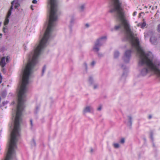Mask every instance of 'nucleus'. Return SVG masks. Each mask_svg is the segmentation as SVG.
Instances as JSON below:
<instances>
[{
  "mask_svg": "<svg viewBox=\"0 0 160 160\" xmlns=\"http://www.w3.org/2000/svg\"><path fill=\"white\" fill-rule=\"evenodd\" d=\"M128 118L129 121L128 122H127V124L128 126H131L132 124V118L130 116H128Z\"/></svg>",
  "mask_w": 160,
  "mask_h": 160,
  "instance_id": "nucleus-9",
  "label": "nucleus"
},
{
  "mask_svg": "<svg viewBox=\"0 0 160 160\" xmlns=\"http://www.w3.org/2000/svg\"><path fill=\"white\" fill-rule=\"evenodd\" d=\"M4 28H3V32L4 31Z\"/></svg>",
  "mask_w": 160,
  "mask_h": 160,
  "instance_id": "nucleus-33",
  "label": "nucleus"
},
{
  "mask_svg": "<svg viewBox=\"0 0 160 160\" xmlns=\"http://www.w3.org/2000/svg\"><path fill=\"white\" fill-rule=\"evenodd\" d=\"M91 151L92 152L93 151V150H92V149H91Z\"/></svg>",
  "mask_w": 160,
  "mask_h": 160,
  "instance_id": "nucleus-30",
  "label": "nucleus"
},
{
  "mask_svg": "<svg viewBox=\"0 0 160 160\" xmlns=\"http://www.w3.org/2000/svg\"><path fill=\"white\" fill-rule=\"evenodd\" d=\"M85 26L87 27H88L89 26V25L88 24H86Z\"/></svg>",
  "mask_w": 160,
  "mask_h": 160,
  "instance_id": "nucleus-26",
  "label": "nucleus"
},
{
  "mask_svg": "<svg viewBox=\"0 0 160 160\" xmlns=\"http://www.w3.org/2000/svg\"><path fill=\"white\" fill-rule=\"evenodd\" d=\"M136 12H134L133 13V16H135L136 14Z\"/></svg>",
  "mask_w": 160,
  "mask_h": 160,
  "instance_id": "nucleus-24",
  "label": "nucleus"
},
{
  "mask_svg": "<svg viewBox=\"0 0 160 160\" xmlns=\"http://www.w3.org/2000/svg\"><path fill=\"white\" fill-rule=\"evenodd\" d=\"M6 62H8V57L6 58L5 57H3L0 61V65L2 67H4L6 65Z\"/></svg>",
  "mask_w": 160,
  "mask_h": 160,
  "instance_id": "nucleus-5",
  "label": "nucleus"
},
{
  "mask_svg": "<svg viewBox=\"0 0 160 160\" xmlns=\"http://www.w3.org/2000/svg\"><path fill=\"white\" fill-rule=\"evenodd\" d=\"M106 36H103L98 39L95 43L93 50L95 52H98L99 50V47L102 46L104 42L103 40L106 39Z\"/></svg>",
  "mask_w": 160,
  "mask_h": 160,
  "instance_id": "nucleus-3",
  "label": "nucleus"
},
{
  "mask_svg": "<svg viewBox=\"0 0 160 160\" xmlns=\"http://www.w3.org/2000/svg\"><path fill=\"white\" fill-rule=\"evenodd\" d=\"M113 145L114 146V147L115 148H119V145L118 143H114L113 144Z\"/></svg>",
  "mask_w": 160,
  "mask_h": 160,
  "instance_id": "nucleus-11",
  "label": "nucleus"
},
{
  "mask_svg": "<svg viewBox=\"0 0 160 160\" xmlns=\"http://www.w3.org/2000/svg\"><path fill=\"white\" fill-rule=\"evenodd\" d=\"M125 140L124 138H122L120 141V142L122 143H123L124 142Z\"/></svg>",
  "mask_w": 160,
  "mask_h": 160,
  "instance_id": "nucleus-15",
  "label": "nucleus"
},
{
  "mask_svg": "<svg viewBox=\"0 0 160 160\" xmlns=\"http://www.w3.org/2000/svg\"><path fill=\"white\" fill-rule=\"evenodd\" d=\"M8 14H9V11H8L7 16L6 17V18L5 19V21L4 22V25H7L9 22V17L11 15L8 16Z\"/></svg>",
  "mask_w": 160,
  "mask_h": 160,
  "instance_id": "nucleus-8",
  "label": "nucleus"
},
{
  "mask_svg": "<svg viewBox=\"0 0 160 160\" xmlns=\"http://www.w3.org/2000/svg\"><path fill=\"white\" fill-rule=\"evenodd\" d=\"M150 137L152 139H153V133L152 132L150 133Z\"/></svg>",
  "mask_w": 160,
  "mask_h": 160,
  "instance_id": "nucleus-18",
  "label": "nucleus"
},
{
  "mask_svg": "<svg viewBox=\"0 0 160 160\" xmlns=\"http://www.w3.org/2000/svg\"><path fill=\"white\" fill-rule=\"evenodd\" d=\"M102 108V106L101 105H100L99 106V107L98 108L97 110H101Z\"/></svg>",
  "mask_w": 160,
  "mask_h": 160,
  "instance_id": "nucleus-17",
  "label": "nucleus"
},
{
  "mask_svg": "<svg viewBox=\"0 0 160 160\" xmlns=\"http://www.w3.org/2000/svg\"><path fill=\"white\" fill-rule=\"evenodd\" d=\"M2 34H1H1H0V36H2Z\"/></svg>",
  "mask_w": 160,
  "mask_h": 160,
  "instance_id": "nucleus-34",
  "label": "nucleus"
},
{
  "mask_svg": "<svg viewBox=\"0 0 160 160\" xmlns=\"http://www.w3.org/2000/svg\"><path fill=\"white\" fill-rule=\"evenodd\" d=\"M31 125L32 127L33 126L32 121V120L31 119L30 120Z\"/></svg>",
  "mask_w": 160,
  "mask_h": 160,
  "instance_id": "nucleus-19",
  "label": "nucleus"
},
{
  "mask_svg": "<svg viewBox=\"0 0 160 160\" xmlns=\"http://www.w3.org/2000/svg\"><path fill=\"white\" fill-rule=\"evenodd\" d=\"M144 36H145V37H146V34H145Z\"/></svg>",
  "mask_w": 160,
  "mask_h": 160,
  "instance_id": "nucleus-32",
  "label": "nucleus"
},
{
  "mask_svg": "<svg viewBox=\"0 0 160 160\" xmlns=\"http://www.w3.org/2000/svg\"><path fill=\"white\" fill-rule=\"evenodd\" d=\"M33 143L34 144H35V141L34 140L33 141Z\"/></svg>",
  "mask_w": 160,
  "mask_h": 160,
  "instance_id": "nucleus-29",
  "label": "nucleus"
},
{
  "mask_svg": "<svg viewBox=\"0 0 160 160\" xmlns=\"http://www.w3.org/2000/svg\"><path fill=\"white\" fill-rule=\"evenodd\" d=\"M112 7H121L119 0H111ZM50 7H57V0H50Z\"/></svg>",
  "mask_w": 160,
  "mask_h": 160,
  "instance_id": "nucleus-2",
  "label": "nucleus"
},
{
  "mask_svg": "<svg viewBox=\"0 0 160 160\" xmlns=\"http://www.w3.org/2000/svg\"><path fill=\"white\" fill-rule=\"evenodd\" d=\"M32 2L33 3H36L37 2V1H36V0H33L32 1Z\"/></svg>",
  "mask_w": 160,
  "mask_h": 160,
  "instance_id": "nucleus-20",
  "label": "nucleus"
},
{
  "mask_svg": "<svg viewBox=\"0 0 160 160\" xmlns=\"http://www.w3.org/2000/svg\"><path fill=\"white\" fill-rule=\"evenodd\" d=\"M153 39V38H150V40L151 41V42H152V40Z\"/></svg>",
  "mask_w": 160,
  "mask_h": 160,
  "instance_id": "nucleus-27",
  "label": "nucleus"
},
{
  "mask_svg": "<svg viewBox=\"0 0 160 160\" xmlns=\"http://www.w3.org/2000/svg\"><path fill=\"white\" fill-rule=\"evenodd\" d=\"M31 9H32V10H33V9H32V7H31Z\"/></svg>",
  "mask_w": 160,
  "mask_h": 160,
  "instance_id": "nucleus-31",
  "label": "nucleus"
},
{
  "mask_svg": "<svg viewBox=\"0 0 160 160\" xmlns=\"http://www.w3.org/2000/svg\"><path fill=\"white\" fill-rule=\"evenodd\" d=\"M157 30L158 32H160V24H159L158 26Z\"/></svg>",
  "mask_w": 160,
  "mask_h": 160,
  "instance_id": "nucleus-13",
  "label": "nucleus"
},
{
  "mask_svg": "<svg viewBox=\"0 0 160 160\" xmlns=\"http://www.w3.org/2000/svg\"><path fill=\"white\" fill-rule=\"evenodd\" d=\"M146 25V23L145 22H143L142 24L141 25V28H143L145 27Z\"/></svg>",
  "mask_w": 160,
  "mask_h": 160,
  "instance_id": "nucleus-12",
  "label": "nucleus"
},
{
  "mask_svg": "<svg viewBox=\"0 0 160 160\" xmlns=\"http://www.w3.org/2000/svg\"><path fill=\"white\" fill-rule=\"evenodd\" d=\"M45 69H46V67H45V66H44L43 68L42 69V74L44 73V72Z\"/></svg>",
  "mask_w": 160,
  "mask_h": 160,
  "instance_id": "nucleus-16",
  "label": "nucleus"
},
{
  "mask_svg": "<svg viewBox=\"0 0 160 160\" xmlns=\"http://www.w3.org/2000/svg\"><path fill=\"white\" fill-rule=\"evenodd\" d=\"M152 118V116L151 115H149L148 116V118L149 119H151Z\"/></svg>",
  "mask_w": 160,
  "mask_h": 160,
  "instance_id": "nucleus-25",
  "label": "nucleus"
},
{
  "mask_svg": "<svg viewBox=\"0 0 160 160\" xmlns=\"http://www.w3.org/2000/svg\"><path fill=\"white\" fill-rule=\"evenodd\" d=\"M85 8V7H84V5H82L81 6V7H80V9H81V11H82L83 10V9H84Z\"/></svg>",
  "mask_w": 160,
  "mask_h": 160,
  "instance_id": "nucleus-14",
  "label": "nucleus"
},
{
  "mask_svg": "<svg viewBox=\"0 0 160 160\" xmlns=\"http://www.w3.org/2000/svg\"><path fill=\"white\" fill-rule=\"evenodd\" d=\"M92 78L91 77H89V81L92 82Z\"/></svg>",
  "mask_w": 160,
  "mask_h": 160,
  "instance_id": "nucleus-22",
  "label": "nucleus"
},
{
  "mask_svg": "<svg viewBox=\"0 0 160 160\" xmlns=\"http://www.w3.org/2000/svg\"><path fill=\"white\" fill-rule=\"evenodd\" d=\"M11 6L8 11V16L11 15L12 11L13 9V7L15 9H18V8L20 6V4L17 0H14L11 2Z\"/></svg>",
  "mask_w": 160,
  "mask_h": 160,
  "instance_id": "nucleus-4",
  "label": "nucleus"
},
{
  "mask_svg": "<svg viewBox=\"0 0 160 160\" xmlns=\"http://www.w3.org/2000/svg\"><path fill=\"white\" fill-rule=\"evenodd\" d=\"M85 66H86V69H87V64H86L85 63Z\"/></svg>",
  "mask_w": 160,
  "mask_h": 160,
  "instance_id": "nucleus-28",
  "label": "nucleus"
},
{
  "mask_svg": "<svg viewBox=\"0 0 160 160\" xmlns=\"http://www.w3.org/2000/svg\"><path fill=\"white\" fill-rule=\"evenodd\" d=\"M95 64V62L94 61H93L91 63V65L92 66H94Z\"/></svg>",
  "mask_w": 160,
  "mask_h": 160,
  "instance_id": "nucleus-21",
  "label": "nucleus"
},
{
  "mask_svg": "<svg viewBox=\"0 0 160 160\" xmlns=\"http://www.w3.org/2000/svg\"><path fill=\"white\" fill-rule=\"evenodd\" d=\"M93 110L92 108L90 106H87L84 108L83 112L84 114L88 112H91Z\"/></svg>",
  "mask_w": 160,
  "mask_h": 160,
  "instance_id": "nucleus-6",
  "label": "nucleus"
},
{
  "mask_svg": "<svg viewBox=\"0 0 160 160\" xmlns=\"http://www.w3.org/2000/svg\"><path fill=\"white\" fill-rule=\"evenodd\" d=\"M131 51L130 50L127 51L125 54V57H124V59L125 60V58L128 59L129 58L130 56Z\"/></svg>",
  "mask_w": 160,
  "mask_h": 160,
  "instance_id": "nucleus-7",
  "label": "nucleus"
},
{
  "mask_svg": "<svg viewBox=\"0 0 160 160\" xmlns=\"http://www.w3.org/2000/svg\"><path fill=\"white\" fill-rule=\"evenodd\" d=\"M119 53L118 51H116L114 54V57L115 58H117L119 55Z\"/></svg>",
  "mask_w": 160,
  "mask_h": 160,
  "instance_id": "nucleus-10",
  "label": "nucleus"
},
{
  "mask_svg": "<svg viewBox=\"0 0 160 160\" xmlns=\"http://www.w3.org/2000/svg\"><path fill=\"white\" fill-rule=\"evenodd\" d=\"M115 12H117V17L121 22V23L115 27L116 30L124 27L127 34L128 36L132 47L135 48L137 51V54L139 57V64L143 66L145 68L141 71L142 75L144 76L150 71L154 72L160 77V70L158 68L160 66V61L155 59L153 61L151 57V54L145 53L139 45L138 39L135 37L131 31L129 25L124 18V13L122 9H118Z\"/></svg>",
  "mask_w": 160,
  "mask_h": 160,
  "instance_id": "nucleus-1",
  "label": "nucleus"
},
{
  "mask_svg": "<svg viewBox=\"0 0 160 160\" xmlns=\"http://www.w3.org/2000/svg\"><path fill=\"white\" fill-rule=\"evenodd\" d=\"M97 87H98V86L97 85H94V89L96 88H97Z\"/></svg>",
  "mask_w": 160,
  "mask_h": 160,
  "instance_id": "nucleus-23",
  "label": "nucleus"
}]
</instances>
